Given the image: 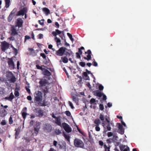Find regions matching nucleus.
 <instances>
[{"label":"nucleus","instance_id":"nucleus-1","mask_svg":"<svg viewBox=\"0 0 151 151\" xmlns=\"http://www.w3.org/2000/svg\"><path fill=\"white\" fill-rule=\"evenodd\" d=\"M34 102L36 106H38L40 104V103L42 101L43 99L42 93L40 91L36 92L34 95Z\"/></svg>","mask_w":151,"mask_h":151},{"label":"nucleus","instance_id":"nucleus-2","mask_svg":"<svg viewBox=\"0 0 151 151\" xmlns=\"http://www.w3.org/2000/svg\"><path fill=\"white\" fill-rule=\"evenodd\" d=\"M61 33H63V35H64L63 31L61 32L58 29H56L55 31H53L52 33L53 36L55 37V40L56 41L57 45L61 44V40L60 39L56 37V36L57 35H60Z\"/></svg>","mask_w":151,"mask_h":151},{"label":"nucleus","instance_id":"nucleus-3","mask_svg":"<svg viewBox=\"0 0 151 151\" xmlns=\"http://www.w3.org/2000/svg\"><path fill=\"white\" fill-rule=\"evenodd\" d=\"M74 145L77 147L83 149L85 148L84 143L81 139H79L76 138L74 140Z\"/></svg>","mask_w":151,"mask_h":151},{"label":"nucleus","instance_id":"nucleus-4","mask_svg":"<svg viewBox=\"0 0 151 151\" xmlns=\"http://www.w3.org/2000/svg\"><path fill=\"white\" fill-rule=\"evenodd\" d=\"M9 44L6 41H4L1 43V48L2 51L5 52L8 49L9 46Z\"/></svg>","mask_w":151,"mask_h":151},{"label":"nucleus","instance_id":"nucleus-5","mask_svg":"<svg viewBox=\"0 0 151 151\" xmlns=\"http://www.w3.org/2000/svg\"><path fill=\"white\" fill-rule=\"evenodd\" d=\"M40 124L39 122L37 123L35 126L34 127V132L33 134L36 136L38 133L40 129Z\"/></svg>","mask_w":151,"mask_h":151},{"label":"nucleus","instance_id":"nucleus-6","mask_svg":"<svg viewBox=\"0 0 151 151\" xmlns=\"http://www.w3.org/2000/svg\"><path fill=\"white\" fill-rule=\"evenodd\" d=\"M66 50H67V49L65 47H60L58 50L56 51V55L59 56H63Z\"/></svg>","mask_w":151,"mask_h":151},{"label":"nucleus","instance_id":"nucleus-7","mask_svg":"<svg viewBox=\"0 0 151 151\" xmlns=\"http://www.w3.org/2000/svg\"><path fill=\"white\" fill-rule=\"evenodd\" d=\"M62 125L65 130L68 133H70L72 131V129L69 125L66 123H62Z\"/></svg>","mask_w":151,"mask_h":151},{"label":"nucleus","instance_id":"nucleus-8","mask_svg":"<svg viewBox=\"0 0 151 151\" xmlns=\"http://www.w3.org/2000/svg\"><path fill=\"white\" fill-rule=\"evenodd\" d=\"M39 83L40 87L46 86L47 85H50L48 81L44 79H40Z\"/></svg>","mask_w":151,"mask_h":151},{"label":"nucleus","instance_id":"nucleus-9","mask_svg":"<svg viewBox=\"0 0 151 151\" xmlns=\"http://www.w3.org/2000/svg\"><path fill=\"white\" fill-rule=\"evenodd\" d=\"M17 8H14L11 12L9 15L8 17V21L9 22H11L13 19V17L14 16V14L17 11Z\"/></svg>","mask_w":151,"mask_h":151},{"label":"nucleus","instance_id":"nucleus-10","mask_svg":"<svg viewBox=\"0 0 151 151\" xmlns=\"http://www.w3.org/2000/svg\"><path fill=\"white\" fill-rule=\"evenodd\" d=\"M17 26H12L11 27V35L14 36L16 35H18V32L16 28Z\"/></svg>","mask_w":151,"mask_h":151},{"label":"nucleus","instance_id":"nucleus-11","mask_svg":"<svg viewBox=\"0 0 151 151\" xmlns=\"http://www.w3.org/2000/svg\"><path fill=\"white\" fill-rule=\"evenodd\" d=\"M35 112L37 116L38 117H42L44 115L43 110L39 108L35 109Z\"/></svg>","mask_w":151,"mask_h":151},{"label":"nucleus","instance_id":"nucleus-12","mask_svg":"<svg viewBox=\"0 0 151 151\" xmlns=\"http://www.w3.org/2000/svg\"><path fill=\"white\" fill-rule=\"evenodd\" d=\"M27 12V9L26 8L24 7L22 9H21L19 11L17 12L16 15L17 16H20L21 15H24V13H26Z\"/></svg>","mask_w":151,"mask_h":151},{"label":"nucleus","instance_id":"nucleus-13","mask_svg":"<svg viewBox=\"0 0 151 151\" xmlns=\"http://www.w3.org/2000/svg\"><path fill=\"white\" fill-rule=\"evenodd\" d=\"M85 53L86 54H87L88 55L87 56V57H84L83 58L87 60L88 61L89 60H91V50H88L87 52H85Z\"/></svg>","mask_w":151,"mask_h":151},{"label":"nucleus","instance_id":"nucleus-14","mask_svg":"<svg viewBox=\"0 0 151 151\" xmlns=\"http://www.w3.org/2000/svg\"><path fill=\"white\" fill-rule=\"evenodd\" d=\"M28 50L29 51H30V54L33 56H36L37 55V53L38 52V50H34L33 48H29Z\"/></svg>","mask_w":151,"mask_h":151},{"label":"nucleus","instance_id":"nucleus-15","mask_svg":"<svg viewBox=\"0 0 151 151\" xmlns=\"http://www.w3.org/2000/svg\"><path fill=\"white\" fill-rule=\"evenodd\" d=\"M8 63L9 67H11L13 69L14 68V63L12 58H8Z\"/></svg>","mask_w":151,"mask_h":151},{"label":"nucleus","instance_id":"nucleus-16","mask_svg":"<svg viewBox=\"0 0 151 151\" xmlns=\"http://www.w3.org/2000/svg\"><path fill=\"white\" fill-rule=\"evenodd\" d=\"M110 124L112 125V123H108L107 124H106V125L105 124L104 122L102 123V126L105 127V126L106 127V128L108 131H110L111 130V128L110 127Z\"/></svg>","mask_w":151,"mask_h":151},{"label":"nucleus","instance_id":"nucleus-17","mask_svg":"<svg viewBox=\"0 0 151 151\" xmlns=\"http://www.w3.org/2000/svg\"><path fill=\"white\" fill-rule=\"evenodd\" d=\"M66 143L65 142H59L58 143V147L60 149H62L64 148V147H65Z\"/></svg>","mask_w":151,"mask_h":151},{"label":"nucleus","instance_id":"nucleus-18","mask_svg":"<svg viewBox=\"0 0 151 151\" xmlns=\"http://www.w3.org/2000/svg\"><path fill=\"white\" fill-rule=\"evenodd\" d=\"M118 127L119 130V133L121 134H123L124 133V129L123 128L122 125L120 123H117Z\"/></svg>","mask_w":151,"mask_h":151},{"label":"nucleus","instance_id":"nucleus-19","mask_svg":"<svg viewBox=\"0 0 151 151\" xmlns=\"http://www.w3.org/2000/svg\"><path fill=\"white\" fill-rule=\"evenodd\" d=\"M17 26H18L19 28L21 27L22 26V24L23 23V20L21 18H18L17 19Z\"/></svg>","mask_w":151,"mask_h":151},{"label":"nucleus","instance_id":"nucleus-20","mask_svg":"<svg viewBox=\"0 0 151 151\" xmlns=\"http://www.w3.org/2000/svg\"><path fill=\"white\" fill-rule=\"evenodd\" d=\"M9 74L12 75V76L10 77V81L12 83H14L16 81V78L15 76L13 74L12 72H9Z\"/></svg>","mask_w":151,"mask_h":151},{"label":"nucleus","instance_id":"nucleus-21","mask_svg":"<svg viewBox=\"0 0 151 151\" xmlns=\"http://www.w3.org/2000/svg\"><path fill=\"white\" fill-rule=\"evenodd\" d=\"M14 98V96L13 94V93L12 92L10 94L9 96V97H6L4 98V99L6 100H8L11 101H12L13 99Z\"/></svg>","mask_w":151,"mask_h":151},{"label":"nucleus","instance_id":"nucleus-22","mask_svg":"<svg viewBox=\"0 0 151 151\" xmlns=\"http://www.w3.org/2000/svg\"><path fill=\"white\" fill-rule=\"evenodd\" d=\"M43 71L44 75L47 76H50L51 75V73L47 70L44 68Z\"/></svg>","mask_w":151,"mask_h":151},{"label":"nucleus","instance_id":"nucleus-23","mask_svg":"<svg viewBox=\"0 0 151 151\" xmlns=\"http://www.w3.org/2000/svg\"><path fill=\"white\" fill-rule=\"evenodd\" d=\"M40 55L42 56L44 59L46 60V62L45 63V64H47L49 63L50 60L48 59V60H47L46 58V55L44 53H41Z\"/></svg>","mask_w":151,"mask_h":151},{"label":"nucleus","instance_id":"nucleus-24","mask_svg":"<svg viewBox=\"0 0 151 151\" xmlns=\"http://www.w3.org/2000/svg\"><path fill=\"white\" fill-rule=\"evenodd\" d=\"M42 10L45 12L46 15H48L50 13V12L49 9L47 8H44L42 9Z\"/></svg>","mask_w":151,"mask_h":151},{"label":"nucleus","instance_id":"nucleus-25","mask_svg":"<svg viewBox=\"0 0 151 151\" xmlns=\"http://www.w3.org/2000/svg\"><path fill=\"white\" fill-rule=\"evenodd\" d=\"M56 120L55 122V123L59 126L61 127V120L60 117H58L56 119Z\"/></svg>","mask_w":151,"mask_h":151},{"label":"nucleus","instance_id":"nucleus-26","mask_svg":"<svg viewBox=\"0 0 151 151\" xmlns=\"http://www.w3.org/2000/svg\"><path fill=\"white\" fill-rule=\"evenodd\" d=\"M94 123L95 124V126H99L101 124V121L99 119H96L94 121Z\"/></svg>","mask_w":151,"mask_h":151},{"label":"nucleus","instance_id":"nucleus-27","mask_svg":"<svg viewBox=\"0 0 151 151\" xmlns=\"http://www.w3.org/2000/svg\"><path fill=\"white\" fill-rule=\"evenodd\" d=\"M19 128H18L16 129H15V131H16L15 133V138L17 139V137L19 136V133H20V130Z\"/></svg>","mask_w":151,"mask_h":151},{"label":"nucleus","instance_id":"nucleus-28","mask_svg":"<svg viewBox=\"0 0 151 151\" xmlns=\"http://www.w3.org/2000/svg\"><path fill=\"white\" fill-rule=\"evenodd\" d=\"M63 136L68 141L70 140V137L69 135L66 134L64 132L63 133Z\"/></svg>","mask_w":151,"mask_h":151},{"label":"nucleus","instance_id":"nucleus-29","mask_svg":"<svg viewBox=\"0 0 151 151\" xmlns=\"http://www.w3.org/2000/svg\"><path fill=\"white\" fill-rule=\"evenodd\" d=\"M70 52L66 51L64 52L65 55H66L67 56H70V55L73 54V52L70 50H68Z\"/></svg>","mask_w":151,"mask_h":151},{"label":"nucleus","instance_id":"nucleus-30","mask_svg":"<svg viewBox=\"0 0 151 151\" xmlns=\"http://www.w3.org/2000/svg\"><path fill=\"white\" fill-rule=\"evenodd\" d=\"M73 100L77 104L78 103V100L77 97L76 96H72Z\"/></svg>","mask_w":151,"mask_h":151},{"label":"nucleus","instance_id":"nucleus-31","mask_svg":"<svg viewBox=\"0 0 151 151\" xmlns=\"http://www.w3.org/2000/svg\"><path fill=\"white\" fill-rule=\"evenodd\" d=\"M96 96L100 97H101L103 95V93H102L101 92L98 91H96Z\"/></svg>","mask_w":151,"mask_h":151},{"label":"nucleus","instance_id":"nucleus-32","mask_svg":"<svg viewBox=\"0 0 151 151\" xmlns=\"http://www.w3.org/2000/svg\"><path fill=\"white\" fill-rule=\"evenodd\" d=\"M5 2V7L8 8L9 6L10 0H4Z\"/></svg>","mask_w":151,"mask_h":151},{"label":"nucleus","instance_id":"nucleus-33","mask_svg":"<svg viewBox=\"0 0 151 151\" xmlns=\"http://www.w3.org/2000/svg\"><path fill=\"white\" fill-rule=\"evenodd\" d=\"M83 75L86 78L85 80H89V77L88 76L87 73L86 72H84Z\"/></svg>","mask_w":151,"mask_h":151},{"label":"nucleus","instance_id":"nucleus-34","mask_svg":"<svg viewBox=\"0 0 151 151\" xmlns=\"http://www.w3.org/2000/svg\"><path fill=\"white\" fill-rule=\"evenodd\" d=\"M61 58L63 60V62L64 63H67L68 62V60L67 57L66 56L64 58L61 57Z\"/></svg>","mask_w":151,"mask_h":151},{"label":"nucleus","instance_id":"nucleus-35","mask_svg":"<svg viewBox=\"0 0 151 151\" xmlns=\"http://www.w3.org/2000/svg\"><path fill=\"white\" fill-rule=\"evenodd\" d=\"M27 114H28L25 112H23L22 113V116L24 119H26Z\"/></svg>","mask_w":151,"mask_h":151},{"label":"nucleus","instance_id":"nucleus-36","mask_svg":"<svg viewBox=\"0 0 151 151\" xmlns=\"http://www.w3.org/2000/svg\"><path fill=\"white\" fill-rule=\"evenodd\" d=\"M9 124H12L13 123V121L12 119V116L11 115L9 119Z\"/></svg>","mask_w":151,"mask_h":151},{"label":"nucleus","instance_id":"nucleus-37","mask_svg":"<svg viewBox=\"0 0 151 151\" xmlns=\"http://www.w3.org/2000/svg\"><path fill=\"white\" fill-rule=\"evenodd\" d=\"M61 131L59 129H56L55 130V133L56 135H59L61 133Z\"/></svg>","mask_w":151,"mask_h":151},{"label":"nucleus","instance_id":"nucleus-38","mask_svg":"<svg viewBox=\"0 0 151 151\" xmlns=\"http://www.w3.org/2000/svg\"><path fill=\"white\" fill-rule=\"evenodd\" d=\"M36 66L37 69L39 70H41L42 71L45 68H43L42 66H40L38 65H36Z\"/></svg>","mask_w":151,"mask_h":151},{"label":"nucleus","instance_id":"nucleus-39","mask_svg":"<svg viewBox=\"0 0 151 151\" xmlns=\"http://www.w3.org/2000/svg\"><path fill=\"white\" fill-rule=\"evenodd\" d=\"M67 35L69 37L70 39L72 41H73V39L72 37V36L71 34H70L69 33H67Z\"/></svg>","mask_w":151,"mask_h":151},{"label":"nucleus","instance_id":"nucleus-40","mask_svg":"<svg viewBox=\"0 0 151 151\" xmlns=\"http://www.w3.org/2000/svg\"><path fill=\"white\" fill-rule=\"evenodd\" d=\"M44 19H42L41 20H39L38 22L40 25L43 26L44 25Z\"/></svg>","mask_w":151,"mask_h":151},{"label":"nucleus","instance_id":"nucleus-41","mask_svg":"<svg viewBox=\"0 0 151 151\" xmlns=\"http://www.w3.org/2000/svg\"><path fill=\"white\" fill-rule=\"evenodd\" d=\"M100 118L101 119V120L102 121V122H104V116L101 114L100 115Z\"/></svg>","mask_w":151,"mask_h":151},{"label":"nucleus","instance_id":"nucleus-42","mask_svg":"<svg viewBox=\"0 0 151 151\" xmlns=\"http://www.w3.org/2000/svg\"><path fill=\"white\" fill-rule=\"evenodd\" d=\"M125 147H126V146L125 145H120L119 146V147H120V150L121 151H123L124 150V148H125Z\"/></svg>","mask_w":151,"mask_h":151},{"label":"nucleus","instance_id":"nucleus-43","mask_svg":"<svg viewBox=\"0 0 151 151\" xmlns=\"http://www.w3.org/2000/svg\"><path fill=\"white\" fill-rule=\"evenodd\" d=\"M104 147L105 149V151H110V147H108L106 145H104Z\"/></svg>","mask_w":151,"mask_h":151},{"label":"nucleus","instance_id":"nucleus-44","mask_svg":"<svg viewBox=\"0 0 151 151\" xmlns=\"http://www.w3.org/2000/svg\"><path fill=\"white\" fill-rule=\"evenodd\" d=\"M93 64L94 66L96 67L98 66L97 63L95 61L94 59H93Z\"/></svg>","mask_w":151,"mask_h":151},{"label":"nucleus","instance_id":"nucleus-45","mask_svg":"<svg viewBox=\"0 0 151 151\" xmlns=\"http://www.w3.org/2000/svg\"><path fill=\"white\" fill-rule=\"evenodd\" d=\"M79 64L82 67H84L86 65V63L84 62H80L79 63Z\"/></svg>","mask_w":151,"mask_h":151},{"label":"nucleus","instance_id":"nucleus-46","mask_svg":"<svg viewBox=\"0 0 151 151\" xmlns=\"http://www.w3.org/2000/svg\"><path fill=\"white\" fill-rule=\"evenodd\" d=\"M14 94L16 97H17L19 96V93L17 91H15Z\"/></svg>","mask_w":151,"mask_h":151},{"label":"nucleus","instance_id":"nucleus-47","mask_svg":"<svg viewBox=\"0 0 151 151\" xmlns=\"http://www.w3.org/2000/svg\"><path fill=\"white\" fill-rule=\"evenodd\" d=\"M99 109L101 111H103L104 109V106L102 104H100L99 105Z\"/></svg>","mask_w":151,"mask_h":151},{"label":"nucleus","instance_id":"nucleus-48","mask_svg":"<svg viewBox=\"0 0 151 151\" xmlns=\"http://www.w3.org/2000/svg\"><path fill=\"white\" fill-rule=\"evenodd\" d=\"M66 115L68 116H70L71 115V113L69 111H65Z\"/></svg>","mask_w":151,"mask_h":151},{"label":"nucleus","instance_id":"nucleus-49","mask_svg":"<svg viewBox=\"0 0 151 151\" xmlns=\"http://www.w3.org/2000/svg\"><path fill=\"white\" fill-rule=\"evenodd\" d=\"M96 126L95 127V130L97 132H99L100 130V128L99 127V126Z\"/></svg>","mask_w":151,"mask_h":151},{"label":"nucleus","instance_id":"nucleus-50","mask_svg":"<svg viewBox=\"0 0 151 151\" xmlns=\"http://www.w3.org/2000/svg\"><path fill=\"white\" fill-rule=\"evenodd\" d=\"M95 101V99L94 98H92L91 99L90 101V103L92 104L94 103Z\"/></svg>","mask_w":151,"mask_h":151},{"label":"nucleus","instance_id":"nucleus-51","mask_svg":"<svg viewBox=\"0 0 151 151\" xmlns=\"http://www.w3.org/2000/svg\"><path fill=\"white\" fill-rule=\"evenodd\" d=\"M6 122L5 120H2L1 122V124L2 125H4L6 124Z\"/></svg>","mask_w":151,"mask_h":151},{"label":"nucleus","instance_id":"nucleus-52","mask_svg":"<svg viewBox=\"0 0 151 151\" xmlns=\"http://www.w3.org/2000/svg\"><path fill=\"white\" fill-rule=\"evenodd\" d=\"M113 135V133L111 132H108L107 133V136L108 137H110Z\"/></svg>","mask_w":151,"mask_h":151},{"label":"nucleus","instance_id":"nucleus-53","mask_svg":"<svg viewBox=\"0 0 151 151\" xmlns=\"http://www.w3.org/2000/svg\"><path fill=\"white\" fill-rule=\"evenodd\" d=\"M76 57L77 58L79 59H80L81 58V55L79 54V53L77 52L76 53Z\"/></svg>","mask_w":151,"mask_h":151},{"label":"nucleus","instance_id":"nucleus-54","mask_svg":"<svg viewBox=\"0 0 151 151\" xmlns=\"http://www.w3.org/2000/svg\"><path fill=\"white\" fill-rule=\"evenodd\" d=\"M99 88L100 91H102L104 89V87L101 85H100L99 86Z\"/></svg>","mask_w":151,"mask_h":151},{"label":"nucleus","instance_id":"nucleus-55","mask_svg":"<svg viewBox=\"0 0 151 151\" xmlns=\"http://www.w3.org/2000/svg\"><path fill=\"white\" fill-rule=\"evenodd\" d=\"M38 37L39 39H41L43 38V35L42 34H40L38 35Z\"/></svg>","mask_w":151,"mask_h":151},{"label":"nucleus","instance_id":"nucleus-56","mask_svg":"<svg viewBox=\"0 0 151 151\" xmlns=\"http://www.w3.org/2000/svg\"><path fill=\"white\" fill-rule=\"evenodd\" d=\"M106 141L107 143L108 144H110L111 142H112L111 138L107 139Z\"/></svg>","mask_w":151,"mask_h":151},{"label":"nucleus","instance_id":"nucleus-57","mask_svg":"<svg viewBox=\"0 0 151 151\" xmlns=\"http://www.w3.org/2000/svg\"><path fill=\"white\" fill-rule=\"evenodd\" d=\"M69 105L72 109H73L74 108V107L73 106V104L71 102L69 101Z\"/></svg>","mask_w":151,"mask_h":151},{"label":"nucleus","instance_id":"nucleus-58","mask_svg":"<svg viewBox=\"0 0 151 151\" xmlns=\"http://www.w3.org/2000/svg\"><path fill=\"white\" fill-rule=\"evenodd\" d=\"M105 119H106V121L108 123H110V119H109V117H106L105 118Z\"/></svg>","mask_w":151,"mask_h":151},{"label":"nucleus","instance_id":"nucleus-59","mask_svg":"<svg viewBox=\"0 0 151 151\" xmlns=\"http://www.w3.org/2000/svg\"><path fill=\"white\" fill-rule=\"evenodd\" d=\"M12 48L13 49V50L16 54V55H17V53L18 52H17V50L16 48H15L14 47H12Z\"/></svg>","mask_w":151,"mask_h":151},{"label":"nucleus","instance_id":"nucleus-60","mask_svg":"<svg viewBox=\"0 0 151 151\" xmlns=\"http://www.w3.org/2000/svg\"><path fill=\"white\" fill-rule=\"evenodd\" d=\"M25 88L27 91L28 92V93L29 94L31 93L30 90L29 89L27 88V86H26Z\"/></svg>","mask_w":151,"mask_h":151},{"label":"nucleus","instance_id":"nucleus-61","mask_svg":"<svg viewBox=\"0 0 151 151\" xmlns=\"http://www.w3.org/2000/svg\"><path fill=\"white\" fill-rule=\"evenodd\" d=\"M86 86L90 89L91 88V86L89 82H88L86 84Z\"/></svg>","mask_w":151,"mask_h":151},{"label":"nucleus","instance_id":"nucleus-62","mask_svg":"<svg viewBox=\"0 0 151 151\" xmlns=\"http://www.w3.org/2000/svg\"><path fill=\"white\" fill-rule=\"evenodd\" d=\"M103 100H106L107 98L106 96L104 94L103 95Z\"/></svg>","mask_w":151,"mask_h":151},{"label":"nucleus","instance_id":"nucleus-63","mask_svg":"<svg viewBox=\"0 0 151 151\" xmlns=\"http://www.w3.org/2000/svg\"><path fill=\"white\" fill-rule=\"evenodd\" d=\"M39 105H40L41 106H46V104L44 102L42 103H41L40 102V104Z\"/></svg>","mask_w":151,"mask_h":151},{"label":"nucleus","instance_id":"nucleus-64","mask_svg":"<svg viewBox=\"0 0 151 151\" xmlns=\"http://www.w3.org/2000/svg\"><path fill=\"white\" fill-rule=\"evenodd\" d=\"M57 143H58V142L54 140L53 141V145L55 146V147H56L57 146Z\"/></svg>","mask_w":151,"mask_h":151}]
</instances>
